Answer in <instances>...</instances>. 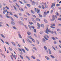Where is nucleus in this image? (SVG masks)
Masks as SVG:
<instances>
[{
    "instance_id": "obj_37",
    "label": "nucleus",
    "mask_w": 61,
    "mask_h": 61,
    "mask_svg": "<svg viewBox=\"0 0 61 61\" xmlns=\"http://www.w3.org/2000/svg\"><path fill=\"white\" fill-rule=\"evenodd\" d=\"M29 23L30 25H33V23L32 22H29Z\"/></svg>"
},
{
    "instance_id": "obj_46",
    "label": "nucleus",
    "mask_w": 61,
    "mask_h": 61,
    "mask_svg": "<svg viewBox=\"0 0 61 61\" xmlns=\"http://www.w3.org/2000/svg\"><path fill=\"white\" fill-rule=\"evenodd\" d=\"M47 36L48 35H45V36H44V38H45V37H46V38H47Z\"/></svg>"
},
{
    "instance_id": "obj_41",
    "label": "nucleus",
    "mask_w": 61,
    "mask_h": 61,
    "mask_svg": "<svg viewBox=\"0 0 61 61\" xmlns=\"http://www.w3.org/2000/svg\"><path fill=\"white\" fill-rule=\"evenodd\" d=\"M37 24L38 26L39 27H40V24L38 23H37Z\"/></svg>"
},
{
    "instance_id": "obj_57",
    "label": "nucleus",
    "mask_w": 61,
    "mask_h": 61,
    "mask_svg": "<svg viewBox=\"0 0 61 61\" xmlns=\"http://www.w3.org/2000/svg\"><path fill=\"white\" fill-rule=\"evenodd\" d=\"M32 19V21H34V20H35V18H31Z\"/></svg>"
},
{
    "instance_id": "obj_9",
    "label": "nucleus",
    "mask_w": 61,
    "mask_h": 61,
    "mask_svg": "<svg viewBox=\"0 0 61 61\" xmlns=\"http://www.w3.org/2000/svg\"><path fill=\"white\" fill-rule=\"evenodd\" d=\"M44 22L46 23H48V21H47L46 19H44Z\"/></svg>"
},
{
    "instance_id": "obj_61",
    "label": "nucleus",
    "mask_w": 61,
    "mask_h": 61,
    "mask_svg": "<svg viewBox=\"0 0 61 61\" xmlns=\"http://www.w3.org/2000/svg\"><path fill=\"white\" fill-rule=\"evenodd\" d=\"M24 2L25 3H27V2L25 0H24Z\"/></svg>"
},
{
    "instance_id": "obj_59",
    "label": "nucleus",
    "mask_w": 61,
    "mask_h": 61,
    "mask_svg": "<svg viewBox=\"0 0 61 61\" xmlns=\"http://www.w3.org/2000/svg\"><path fill=\"white\" fill-rule=\"evenodd\" d=\"M58 20H59V21H61V18H59L58 19Z\"/></svg>"
},
{
    "instance_id": "obj_52",
    "label": "nucleus",
    "mask_w": 61,
    "mask_h": 61,
    "mask_svg": "<svg viewBox=\"0 0 61 61\" xmlns=\"http://www.w3.org/2000/svg\"><path fill=\"white\" fill-rule=\"evenodd\" d=\"M6 17L8 18H10V17L9 16H6Z\"/></svg>"
},
{
    "instance_id": "obj_30",
    "label": "nucleus",
    "mask_w": 61,
    "mask_h": 61,
    "mask_svg": "<svg viewBox=\"0 0 61 61\" xmlns=\"http://www.w3.org/2000/svg\"><path fill=\"white\" fill-rule=\"evenodd\" d=\"M19 2L20 3H21V4H22V5H24V3H23L22 2H21L20 1V0L19 1Z\"/></svg>"
},
{
    "instance_id": "obj_60",
    "label": "nucleus",
    "mask_w": 61,
    "mask_h": 61,
    "mask_svg": "<svg viewBox=\"0 0 61 61\" xmlns=\"http://www.w3.org/2000/svg\"><path fill=\"white\" fill-rule=\"evenodd\" d=\"M29 37V38L30 39H32L33 38H32L31 37V36H30Z\"/></svg>"
},
{
    "instance_id": "obj_47",
    "label": "nucleus",
    "mask_w": 61,
    "mask_h": 61,
    "mask_svg": "<svg viewBox=\"0 0 61 61\" xmlns=\"http://www.w3.org/2000/svg\"><path fill=\"white\" fill-rule=\"evenodd\" d=\"M56 15L57 16L58 15H59V14H58V12H56Z\"/></svg>"
},
{
    "instance_id": "obj_18",
    "label": "nucleus",
    "mask_w": 61,
    "mask_h": 61,
    "mask_svg": "<svg viewBox=\"0 0 61 61\" xmlns=\"http://www.w3.org/2000/svg\"><path fill=\"white\" fill-rule=\"evenodd\" d=\"M14 16L15 17H16V18H18V16H17V15L16 14H15L14 15Z\"/></svg>"
},
{
    "instance_id": "obj_29",
    "label": "nucleus",
    "mask_w": 61,
    "mask_h": 61,
    "mask_svg": "<svg viewBox=\"0 0 61 61\" xmlns=\"http://www.w3.org/2000/svg\"><path fill=\"white\" fill-rule=\"evenodd\" d=\"M44 48H45V50H47V48L46 47V46H44Z\"/></svg>"
},
{
    "instance_id": "obj_13",
    "label": "nucleus",
    "mask_w": 61,
    "mask_h": 61,
    "mask_svg": "<svg viewBox=\"0 0 61 61\" xmlns=\"http://www.w3.org/2000/svg\"><path fill=\"white\" fill-rule=\"evenodd\" d=\"M35 4V2L34 1H33L32 2V5H34Z\"/></svg>"
},
{
    "instance_id": "obj_45",
    "label": "nucleus",
    "mask_w": 61,
    "mask_h": 61,
    "mask_svg": "<svg viewBox=\"0 0 61 61\" xmlns=\"http://www.w3.org/2000/svg\"><path fill=\"white\" fill-rule=\"evenodd\" d=\"M31 39L32 41H33V42H34V43H35V40H34V39L33 38H32Z\"/></svg>"
},
{
    "instance_id": "obj_14",
    "label": "nucleus",
    "mask_w": 61,
    "mask_h": 61,
    "mask_svg": "<svg viewBox=\"0 0 61 61\" xmlns=\"http://www.w3.org/2000/svg\"><path fill=\"white\" fill-rule=\"evenodd\" d=\"M31 13H32V14H35V12H34V11L32 10H31Z\"/></svg>"
},
{
    "instance_id": "obj_35",
    "label": "nucleus",
    "mask_w": 61,
    "mask_h": 61,
    "mask_svg": "<svg viewBox=\"0 0 61 61\" xmlns=\"http://www.w3.org/2000/svg\"><path fill=\"white\" fill-rule=\"evenodd\" d=\"M22 51H23L25 53V50L24 49H22Z\"/></svg>"
},
{
    "instance_id": "obj_39",
    "label": "nucleus",
    "mask_w": 61,
    "mask_h": 61,
    "mask_svg": "<svg viewBox=\"0 0 61 61\" xmlns=\"http://www.w3.org/2000/svg\"><path fill=\"white\" fill-rule=\"evenodd\" d=\"M20 57L21 58V59H23V57L22 56H21V55H20Z\"/></svg>"
},
{
    "instance_id": "obj_16",
    "label": "nucleus",
    "mask_w": 61,
    "mask_h": 61,
    "mask_svg": "<svg viewBox=\"0 0 61 61\" xmlns=\"http://www.w3.org/2000/svg\"><path fill=\"white\" fill-rule=\"evenodd\" d=\"M41 26L43 28H44V24H41Z\"/></svg>"
},
{
    "instance_id": "obj_3",
    "label": "nucleus",
    "mask_w": 61,
    "mask_h": 61,
    "mask_svg": "<svg viewBox=\"0 0 61 61\" xmlns=\"http://www.w3.org/2000/svg\"><path fill=\"white\" fill-rule=\"evenodd\" d=\"M55 4L54 3H53L51 5V8H52V7H53V6H54V7H55Z\"/></svg>"
},
{
    "instance_id": "obj_48",
    "label": "nucleus",
    "mask_w": 61,
    "mask_h": 61,
    "mask_svg": "<svg viewBox=\"0 0 61 61\" xmlns=\"http://www.w3.org/2000/svg\"><path fill=\"white\" fill-rule=\"evenodd\" d=\"M26 14H27V15H30L27 12L26 13Z\"/></svg>"
},
{
    "instance_id": "obj_2",
    "label": "nucleus",
    "mask_w": 61,
    "mask_h": 61,
    "mask_svg": "<svg viewBox=\"0 0 61 61\" xmlns=\"http://www.w3.org/2000/svg\"><path fill=\"white\" fill-rule=\"evenodd\" d=\"M52 20H51L52 21H54V20H55L56 19V18L54 15H53L52 16Z\"/></svg>"
},
{
    "instance_id": "obj_17",
    "label": "nucleus",
    "mask_w": 61,
    "mask_h": 61,
    "mask_svg": "<svg viewBox=\"0 0 61 61\" xmlns=\"http://www.w3.org/2000/svg\"><path fill=\"white\" fill-rule=\"evenodd\" d=\"M28 35H31V32H30L29 31H28L27 32Z\"/></svg>"
},
{
    "instance_id": "obj_32",
    "label": "nucleus",
    "mask_w": 61,
    "mask_h": 61,
    "mask_svg": "<svg viewBox=\"0 0 61 61\" xmlns=\"http://www.w3.org/2000/svg\"><path fill=\"white\" fill-rule=\"evenodd\" d=\"M9 50H10V51H12V48H10V47H9Z\"/></svg>"
},
{
    "instance_id": "obj_28",
    "label": "nucleus",
    "mask_w": 61,
    "mask_h": 61,
    "mask_svg": "<svg viewBox=\"0 0 61 61\" xmlns=\"http://www.w3.org/2000/svg\"><path fill=\"white\" fill-rule=\"evenodd\" d=\"M13 28L14 29H17V28H16V27H15V26H13Z\"/></svg>"
},
{
    "instance_id": "obj_4",
    "label": "nucleus",
    "mask_w": 61,
    "mask_h": 61,
    "mask_svg": "<svg viewBox=\"0 0 61 61\" xmlns=\"http://www.w3.org/2000/svg\"><path fill=\"white\" fill-rule=\"evenodd\" d=\"M45 31L46 33H47V34H48V28H47L46 29V30H45Z\"/></svg>"
},
{
    "instance_id": "obj_31",
    "label": "nucleus",
    "mask_w": 61,
    "mask_h": 61,
    "mask_svg": "<svg viewBox=\"0 0 61 61\" xmlns=\"http://www.w3.org/2000/svg\"><path fill=\"white\" fill-rule=\"evenodd\" d=\"M50 27L51 28H52V29H54L55 28V27H53V26H51Z\"/></svg>"
},
{
    "instance_id": "obj_11",
    "label": "nucleus",
    "mask_w": 61,
    "mask_h": 61,
    "mask_svg": "<svg viewBox=\"0 0 61 61\" xmlns=\"http://www.w3.org/2000/svg\"><path fill=\"white\" fill-rule=\"evenodd\" d=\"M48 50L49 53L50 55H51V50H50V49H48Z\"/></svg>"
},
{
    "instance_id": "obj_50",
    "label": "nucleus",
    "mask_w": 61,
    "mask_h": 61,
    "mask_svg": "<svg viewBox=\"0 0 61 61\" xmlns=\"http://www.w3.org/2000/svg\"><path fill=\"white\" fill-rule=\"evenodd\" d=\"M28 26L29 28H30V29H31V26H30V25H28Z\"/></svg>"
},
{
    "instance_id": "obj_21",
    "label": "nucleus",
    "mask_w": 61,
    "mask_h": 61,
    "mask_svg": "<svg viewBox=\"0 0 61 61\" xmlns=\"http://www.w3.org/2000/svg\"><path fill=\"white\" fill-rule=\"evenodd\" d=\"M50 56L52 58H55V57L54 56H53L52 55H51Z\"/></svg>"
},
{
    "instance_id": "obj_12",
    "label": "nucleus",
    "mask_w": 61,
    "mask_h": 61,
    "mask_svg": "<svg viewBox=\"0 0 61 61\" xmlns=\"http://www.w3.org/2000/svg\"><path fill=\"white\" fill-rule=\"evenodd\" d=\"M7 12V10H4L3 12V14H5V12Z\"/></svg>"
},
{
    "instance_id": "obj_26",
    "label": "nucleus",
    "mask_w": 61,
    "mask_h": 61,
    "mask_svg": "<svg viewBox=\"0 0 61 61\" xmlns=\"http://www.w3.org/2000/svg\"><path fill=\"white\" fill-rule=\"evenodd\" d=\"M38 15L40 17H43V16L40 14H39Z\"/></svg>"
},
{
    "instance_id": "obj_19",
    "label": "nucleus",
    "mask_w": 61,
    "mask_h": 61,
    "mask_svg": "<svg viewBox=\"0 0 61 61\" xmlns=\"http://www.w3.org/2000/svg\"><path fill=\"white\" fill-rule=\"evenodd\" d=\"M25 49L27 50V51H29V50L26 47H25Z\"/></svg>"
},
{
    "instance_id": "obj_36",
    "label": "nucleus",
    "mask_w": 61,
    "mask_h": 61,
    "mask_svg": "<svg viewBox=\"0 0 61 61\" xmlns=\"http://www.w3.org/2000/svg\"><path fill=\"white\" fill-rule=\"evenodd\" d=\"M27 5L28 6V7H30V5L28 4H27Z\"/></svg>"
},
{
    "instance_id": "obj_40",
    "label": "nucleus",
    "mask_w": 61,
    "mask_h": 61,
    "mask_svg": "<svg viewBox=\"0 0 61 61\" xmlns=\"http://www.w3.org/2000/svg\"><path fill=\"white\" fill-rule=\"evenodd\" d=\"M52 48L53 49H54V50H55L56 51V48L54 47L53 46H52Z\"/></svg>"
},
{
    "instance_id": "obj_15",
    "label": "nucleus",
    "mask_w": 61,
    "mask_h": 61,
    "mask_svg": "<svg viewBox=\"0 0 61 61\" xmlns=\"http://www.w3.org/2000/svg\"><path fill=\"white\" fill-rule=\"evenodd\" d=\"M36 20L37 21H40V19H39V18H36Z\"/></svg>"
},
{
    "instance_id": "obj_25",
    "label": "nucleus",
    "mask_w": 61,
    "mask_h": 61,
    "mask_svg": "<svg viewBox=\"0 0 61 61\" xmlns=\"http://www.w3.org/2000/svg\"><path fill=\"white\" fill-rule=\"evenodd\" d=\"M31 58H33L34 59H35V56H31Z\"/></svg>"
},
{
    "instance_id": "obj_51",
    "label": "nucleus",
    "mask_w": 61,
    "mask_h": 61,
    "mask_svg": "<svg viewBox=\"0 0 61 61\" xmlns=\"http://www.w3.org/2000/svg\"><path fill=\"white\" fill-rule=\"evenodd\" d=\"M9 13L10 15H13V14L11 12H10Z\"/></svg>"
},
{
    "instance_id": "obj_8",
    "label": "nucleus",
    "mask_w": 61,
    "mask_h": 61,
    "mask_svg": "<svg viewBox=\"0 0 61 61\" xmlns=\"http://www.w3.org/2000/svg\"><path fill=\"white\" fill-rule=\"evenodd\" d=\"M40 34L41 35H42L44 34V32L42 31H40Z\"/></svg>"
},
{
    "instance_id": "obj_44",
    "label": "nucleus",
    "mask_w": 61,
    "mask_h": 61,
    "mask_svg": "<svg viewBox=\"0 0 61 61\" xmlns=\"http://www.w3.org/2000/svg\"><path fill=\"white\" fill-rule=\"evenodd\" d=\"M60 5L58 4H57L56 5V6H60Z\"/></svg>"
},
{
    "instance_id": "obj_42",
    "label": "nucleus",
    "mask_w": 61,
    "mask_h": 61,
    "mask_svg": "<svg viewBox=\"0 0 61 61\" xmlns=\"http://www.w3.org/2000/svg\"><path fill=\"white\" fill-rule=\"evenodd\" d=\"M51 38L53 40H56V39L54 37H52Z\"/></svg>"
},
{
    "instance_id": "obj_55",
    "label": "nucleus",
    "mask_w": 61,
    "mask_h": 61,
    "mask_svg": "<svg viewBox=\"0 0 61 61\" xmlns=\"http://www.w3.org/2000/svg\"><path fill=\"white\" fill-rule=\"evenodd\" d=\"M20 19H21L22 21H24V19H23V18L22 17H20Z\"/></svg>"
},
{
    "instance_id": "obj_34",
    "label": "nucleus",
    "mask_w": 61,
    "mask_h": 61,
    "mask_svg": "<svg viewBox=\"0 0 61 61\" xmlns=\"http://www.w3.org/2000/svg\"><path fill=\"white\" fill-rule=\"evenodd\" d=\"M11 43L12 44V45H14L15 46V43L13 42H12Z\"/></svg>"
},
{
    "instance_id": "obj_58",
    "label": "nucleus",
    "mask_w": 61,
    "mask_h": 61,
    "mask_svg": "<svg viewBox=\"0 0 61 61\" xmlns=\"http://www.w3.org/2000/svg\"><path fill=\"white\" fill-rule=\"evenodd\" d=\"M18 49L19 50H20V51H21V52H22V50H21V49H20V48H19Z\"/></svg>"
},
{
    "instance_id": "obj_53",
    "label": "nucleus",
    "mask_w": 61,
    "mask_h": 61,
    "mask_svg": "<svg viewBox=\"0 0 61 61\" xmlns=\"http://www.w3.org/2000/svg\"><path fill=\"white\" fill-rule=\"evenodd\" d=\"M5 8H7V9H8V10L9 9V7H8L7 6H6Z\"/></svg>"
},
{
    "instance_id": "obj_6",
    "label": "nucleus",
    "mask_w": 61,
    "mask_h": 61,
    "mask_svg": "<svg viewBox=\"0 0 61 61\" xmlns=\"http://www.w3.org/2000/svg\"><path fill=\"white\" fill-rule=\"evenodd\" d=\"M45 57L47 60H49V59H50V58H49L47 57L46 56H45Z\"/></svg>"
},
{
    "instance_id": "obj_38",
    "label": "nucleus",
    "mask_w": 61,
    "mask_h": 61,
    "mask_svg": "<svg viewBox=\"0 0 61 61\" xmlns=\"http://www.w3.org/2000/svg\"><path fill=\"white\" fill-rule=\"evenodd\" d=\"M51 26H55V24H51Z\"/></svg>"
},
{
    "instance_id": "obj_23",
    "label": "nucleus",
    "mask_w": 61,
    "mask_h": 61,
    "mask_svg": "<svg viewBox=\"0 0 61 61\" xmlns=\"http://www.w3.org/2000/svg\"><path fill=\"white\" fill-rule=\"evenodd\" d=\"M18 35L20 38H22V36H21V35L20 34H19Z\"/></svg>"
},
{
    "instance_id": "obj_54",
    "label": "nucleus",
    "mask_w": 61,
    "mask_h": 61,
    "mask_svg": "<svg viewBox=\"0 0 61 61\" xmlns=\"http://www.w3.org/2000/svg\"><path fill=\"white\" fill-rule=\"evenodd\" d=\"M53 10H51V14H52L53 13Z\"/></svg>"
},
{
    "instance_id": "obj_22",
    "label": "nucleus",
    "mask_w": 61,
    "mask_h": 61,
    "mask_svg": "<svg viewBox=\"0 0 61 61\" xmlns=\"http://www.w3.org/2000/svg\"><path fill=\"white\" fill-rule=\"evenodd\" d=\"M11 23L12 25H15V23L13 21H11Z\"/></svg>"
},
{
    "instance_id": "obj_27",
    "label": "nucleus",
    "mask_w": 61,
    "mask_h": 61,
    "mask_svg": "<svg viewBox=\"0 0 61 61\" xmlns=\"http://www.w3.org/2000/svg\"><path fill=\"white\" fill-rule=\"evenodd\" d=\"M1 36H2V37H3V38H5V36H4V35H3L2 34H1Z\"/></svg>"
},
{
    "instance_id": "obj_56",
    "label": "nucleus",
    "mask_w": 61,
    "mask_h": 61,
    "mask_svg": "<svg viewBox=\"0 0 61 61\" xmlns=\"http://www.w3.org/2000/svg\"><path fill=\"white\" fill-rule=\"evenodd\" d=\"M42 9H43L45 8H44V5H42Z\"/></svg>"
},
{
    "instance_id": "obj_64",
    "label": "nucleus",
    "mask_w": 61,
    "mask_h": 61,
    "mask_svg": "<svg viewBox=\"0 0 61 61\" xmlns=\"http://www.w3.org/2000/svg\"><path fill=\"white\" fill-rule=\"evenodd\" d=\"M14 8L15 9V10H16V7L15 6H14Z\"/></svg>"
},
{
    "instance_id": "obj_62",
    "label": "nucleus",
    "mask_w": 61,
    "mask_h": 61,
    "mask_svg": "<svg viewBox=\"0 0 61 61\" xmlns=\"http://www.w3.org/2000/svg\"><path fill=\"white\" fill-rule=\"evenodd\" d=\"M31 27L33 29H35V27H34V26H31Z\"/></svg>"
},
{
    "instance_id": "obj_33",
    "label": "nucleus",
    "mask_w": 61,
    "mask_h": 61,
    "mask_svg": "<svg viewBox=\"0 0 61 61\" xmlns=\"http://www.w3.org/2000/svg\"><path fill=\"white\" fill-rule=\"evenodd\" d=\"M5 43L6 44L8 45H9V43L7 41L5 42Z\"/></svg>"
},
{
    "instance_id": "obj_63",
    "label": "nucleus",
    "mask_w": 61,
    "mask_h": 61,
    "mask_svg": "<svg viewBox=\"0 0 61 61\" xmlns=\"http://www.w3.org/2000/svg\"><path fill=\"white\" fill-rule=\"evenodd\" d=\"M6 25L7 26H8V27H9V25L7 24H6Z\"/></svg>"
},
{
    "instance_id": "obj_5",
    "label": "nucleus",
    "mask_w": 61,
    "mask_h": 61,
    "mask_svg": "<svg viewBox=\"0 0 61 61\" xmlns=\"http://www.w3.org/2000/svg\"><path fill=\"white\" fill-rule=\"evenodd\" d=\"M27 41L28 42H30V43L31 44H32V42H31V41H30L29 40V39H27Z\"/></svg>"
},
{
    "instance_id": "obj_43",
    "label": "nucleus",
    "mask_w": 61,
    "mask_h": 61,
    "mask_svg": "<svg viewBox=\"0 0 61 61\" xmlns=\"http://www.w3.org/2000/svg\"><path fill=\"white\" fill-rule=\"evenodd\" d=\"M34 31L35 33H36V29H35L34 30Z\"/></svg>"
},
{
    "instance_id": "obj_7",
    "label": "nucleus",
    "mask_w": 61,
    "mask_h": 61,
    "mask_svg": "<svg viewBox=\"0 0 61 61\" xmlns=\"http://www.w3.org/2000/svg\"><path fill=\"white\" fill-rule=\"evenodd\" d=\"M44 16L45 17L46 16V15H47V14L46 13V11H45L44 13Z\"/></svg>"
},
{
    "instance_id": "obj_1",
    "label": "nucleus",
    "mask_w": 61,
    "mask_h": 61,
    "mask_svg": "<svg viewBox=\"0 0 61 61\" xmlns=\"http://www.w3.org/2000/svg\"><path fill=\"white\" fill-rule=\"evenodd\" d=\"M35 11L38 14H40V10H39L38 9H36V8H35Z\"/></svg>"
},
{
    "instance_id": "obj_24",
    "label": "nucleus",
    "mask_w": 61,
    "mask_h": 61,
    "mask_svg": "<svg viewBox=\"0 0 61 61\" xmlns=\"http://www.w3.org/2000/svg\"><path fill=\"white\" fill-rule=\"evenodd\" d=\"M26 58H27V59H28V60H30V59L27 56H26Z\"/></svg>"
},
{
    "instance_id": "obj_49",
    "label": "nucleus",
    "mask_w": 61,
    "mask_h": 61,
    "mask_svg": "<svg viewBox=\"0 0 61 61\" xmlns=\"http://www.w3.org/2000/svg\"><path fill=\"white\" fill-rule=\"evenodd\" d=\"M37 43L38 44H39V41L37 40H36Z\"/></svg>"
},
{
    "instance_id": "obj_10",
    "label": "nucleus",
    "mask_w": 61,
    "mask_h": 61,
    "mask_svg": "<svg viewBox=\"0 0 61 61\" xmlns=\"http://www.w3.org/2000/svg\"><path fill=\"white\" fill-rule=\"evenodd\" d=\"M42 41L44 43H46V40H45V39L44 38H43L42 40Z\"/></svg>"
},
{
    "instance_id": "obj_20",
    "label": "nucleus",
    "mask_w": 61,
    "mask_h": 61,
    "mask_svg": "<svg viewBox=\"0 0 61 61\" xmlns=\"http://www.w3.org/2000/svg\"><path fill=\"white\" fill-rule=\"evenodd\" d=\"M10 18L11 20L12 21H14V19H13L12 17H10Z\"/></svg>"
}]
</instances>
